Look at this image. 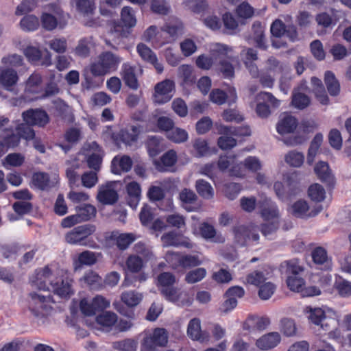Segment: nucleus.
Returning a JSON list of instances; mask_svg holds the SVG:
<instances>
[{"label": "nucleus", "instance_id": "nucleus-59", "mask_svg": "<svg viewBox=\"0 0 351 351\" xmlns=\"http://www.w3.org/2000/svg\"><path fill=\"white\" fill-rule=\"evenodd\" d=\"M92 42L90 38L81 39L75 47V53L80 57H87L90 53Z\"/></svg>", "mask_w": 351, "mask_h": 351}, {"label": "nucleus", "instance_id": "nucleus-48", "mask_svg": "<svg viewBox=\"0 0 351 351\" xmlns=\"http://www.w3.org/2000/svg\"><path fill=\"white\" fill-rule=\"evenodd\" d=\"M167 137L176 143H182L187 141L188 133L180 128H173L167 133Z\"/></svg>", "mask_w": 351, "mask_h": 351}, {"label": "nucleus", "instance_id": "nucleus-57", "mask_svg": "<svg viewBox=\"0 0 351 351\" xmlns=\"http://www.w3.org/2000/svg\"><path fill=\"white\" fill-rule=\"evenodd\" d=\"M23 53L28 61L33 64H38L42 57L41 51L33 46H28L24 49Z\"/></svg>", "mask_w": 351, "mask_h": 351}, {"label": "nucleus", "instance_id": "nucleus-64", "mask_svg": "<svg viewBox=\"0 0 351 351\" xmlns=\"http://www.w3.org/2000/svg\"><path fill=\"white\" fill-rule=\"evenodd\" d=\"M310 104L309 97L301 93H294L292 97V104L298 109H304Z\"/></svg>", "mask_w": 351, "mask_h": 351}, {"label": "nucleus", "instance_id": "nucleus-34", "mask_svg": "<svg viewBox=\"0 0 351 351\" xmlns=\"http://www.w3.org/2000/svg\"><path fill=\"white\" fill-rule=\"evenodd\" d=\"M178 75L187 85L193 84L195 82V75L193 68L189 64H182L178 69Z\"/></svg>", "mask_w": 351, "mask_h": 351}, {"label": "nucleus", "instance_id": "nucleus-13", "mask_svg": "<svg viewBox=\"0 0 351 351\" xmlns=\"http://www.w3.org/2000/svg\"><path fill=\"white\" fill-rule=\"evenodd\" d=\"M161 241L162 242L163 246L165 247L182 246L188 249H191L195 246V244L190 240L189 238L186 237L182 234H177L173 231L164 234L161 237Z\"/></svg>", "mask_w": 351, "mask_h": 351}, {"label": "nucleus", "instance_id": "nucleus-36", "mask_svg": "<svg viewBox=\"0 0 351 351\" xmlns=\"http://www.w3.org/2000/svg\"><path fill=\"white\" fill-rule=\"evenodd\" d=\"M96 208L91 204H83L76 207V215L80 221H86L95 217Z\"/></svg>", "mask_w": 351, "mask_h": 351}, {"label": "nucleus", "instance_id": "nucleus-4", "mask_svg": "<svg viewBox=\"0 0 351 351\" xmlns=\"http://www.w3.org/2000/svg\"><path fill=\"white\" fill-rule=\"evenodd\" d=\"M168 342V333L162 328H156L153 332L143 338L141 351H157V347H164Z\"/></svg>", "mask_w": 351, "mask_h": 351}, {"label": "nucleus", "instance_id": "nucleus-61", "mask_svg": "<svg viewBox=\"0 0 351 351\" xmlns=\"http://www.w3.org/2000/svg\"><path fill=\"white\" fill-rule=\"evenodd\" d=\"M180 47L182 53L186 57L191 56L197 49L195 43L191 38H185L180 43Z\"/></svg>", "mask_w": 351, "mask_h": 351}, {"label": "nucleus", "instance_id": "nucleus-39", "mask_svg": "<svg viewBox=\"0 0 351 351\" xmlns=\"http://www.w3.org/2000/svg\"><path fill=\"white\" fill-rule=\"evenodd\" d=\"M195 189L202 197L210 199L214 197V189L210 183L203 179L197 180L195 182Z\"/></svg>", "mask_w": 351, "mask_h": 351}, {"label": "nucleus", "instance_id": "nucleus-21", "mask_svg": "<svg viewBox=\"0 0 351 351\" xmlns=\"http://www.w3.org/2000/svg\"><path fill=\"white\" fill-rule=\"evenodd\" d=\"M121 75L125 85L129 88L136 90L138 82L135 73V68L129 63H124L121 67Z\"/></svg>", "mask_w": 351, "mask_h": 351}, {"label": "nucleus", "instance_id": "nucleus-27", "mask_svg": "<svg viewBox=\"0 0 351 351\" xmlns=\"http://www.w3.org/2000/svg\"><path fill=\"white\" fill-rule=\"evenodd\" d=\"M132 166V159L128 156H116L112 161L111 170L114 174L129 171Z\"/></svg>", "mask_w": 351, "mask_h": 351}, {"label": "nucleus", "instance_id": "nucleus-30", "mask_svg": "<svg viewBox=\"0 0 351 351\" xmlns=\"http://www.w3.org/2000/svg\"><path fill=\"white\" fill-rule=\"evenodd\" d=\"M177 161L176 152L171 149L165 153L161 158L160 163L157 165V169L160 171H169L172 168Z\"/></svg>", "mask_w": 351, "mask_h": 351}, {"label": "nucleus", "instance_id": "nucleus-44", "mask_svg": "<svg viewBox=\"0 0 351 351\" xmlns=\"http://www.w3.org/2000/svg\"><path fill=\"white\" fill-rule=\"evenodd\" d=\"M280 221H264L260 226L262 234L268 239H272L280 227Z\"/></svg>", "mask_w": 351, "mask_h": 351}, {"label": "nucleus", "instance_id": "nucleus-53", "mask_svg": "<svg viewBox=\"0 0 351 351\" xmlns=\"http://www.w3.org/2000/svg\"><path fill=\"white\" fill-rule=\"evenodd\" d=\"M126 265L130 271L137 273L143 267V260L139 256L131 255L127 258Z\"/></svg>", "mask_w": 351, "mask_h": 351}, {"label": "nucleus", "instance_id": "nucleus-29", "mask_svg": "<svg viewBox=\"0 0 351 351\" xmlns=\"http://www.w3.org/2000/svg\"><path fill=\"white\" fill-rule=\"evenodd\" d=\"M199 232L201 236L207 241H211L216 243H223L225 239L221 234H217L213 226L204 222L200 224Z\"/></svg>", "mask_w": 351, "mask_h": 351}, {"label": "nucleus", "instance_id": "nucleus-55", "mask_svg": "<svg viewBox=\"0 0 351 351\" xmlns=\"http://www.w3.org/2000/svg\"><path fill=\"white\" fill-rule=\"evenodd\" d=\"M1 63L7 67H19L23 64V58L16 53L9 54L1 58Z\"/></svg>", "mask_w": 351, "mask_h": 351}, {"label": "nucleus", "instance_id": "nucleus-2", "mask_svg": "<svg viewBox=\"0 0 351 351\" xmlns=\"http://www.w3.org/2000/svg\"><path fill=\"white\" fill-rule=\"evenodd\" d=\"M29 296V309L33 314V322L38 326L47 324L49 322V316L53 312L50 304L51 297L38 293H31Z\"/></svg>", "mask_w": 351, "mask_h": 351}, {"label": "nucleus", "instance_id": "nucleus-11", "mask_svg": "<svg viewBox=\"0 0 351 351\" xmlns=\"http://www.w3.org/2000/svg\"><path fill=\"white\" fill-rule=\"evenodd\" d=\"M323 209L322 206L317 205L310 209L306 200L300 199L294 202L291 206V214L296 217L307 219L317 215Z\"/></svg>", "mask_w": 351, "mask_h": 351}, {"label": "nucleus", "instance_id": "nucleus-22", "mask_svg": "<svg viewBox=\"0 0 351 351\" xmlns=\"http://www.w3.org/2000/svg\"><path fill=\"white\" fill-rule=\"evenodd\" d=\"M279 271L288 278L289 276L300 275L304 271V268L300 265L298 259H291L281 263Z\"/></svg>", "mask_w": 351, "mask_h": 351}, {"label": "nucleus", "instance_id": "nucleus-31", "mask_svg": "<svg viewBox=\"0 0 351 351\" xmlns=\"http://www.w3.org/2000/svg\"><path fill=\"white\" fill-rule=\"evenodd\" d=\"M55 107L61 117L66 122L72 123L75 121L73 110L71 106L67 105L61 99L55 101Z\"/></svg>", "mask_w": 351, "mask_h": 351}, {"label": "nucleus", "instance_id": "nucleus-3", "mask_svg": "<svg viewBox=\"0 0 351 351\" xmlns=\"http://www.w3.org/2000/svg\"><path fill=\"white\" fill-rule=\"evenodd\" d=\"M122 59L120 56L110 51L101 53L97 60L90 66V71L94 76H102L107 73L115 71Z\"/></svg>", "mask_w": 351, "mask_h": 351}, {"label": "nucleus", "instance_id": "nucleus-50", "mask_svg": "<svg viewBox=\"0 0 351 351\" xmlns=\"http://www.w3.org/2000/svg\"><path fill=\"white\" fill-rule=\"evenodd\" d=\"M136 239V237L133 233H121L116 237V243L119 250H124Z\"/></svg>", "mask_w": 351, "mask_h": 351}, {"label": "nucleus", "instance_id": "nucleus-32", "mask_svg": "<svg viewBox=\"0 0 351 351\" xmlns=\"http://www.w3.org/2000/svg\"><path fill=\"white\" fill-rule=\"evenodd\" d=\"M99 254L86 250L79 254L76 260L74 261L75 268L82 265H93L97 261Z\"/></svg>", "mask_w": 351, "mask_h": 351}, {"label": "nucleus", "instance_id": "nucleus-24", "mask_svg": "<svg viewBox=\"0 0 351 351\" xmlns=\"http://www.w3.org/2000/svg\"><path fill=\"white\" fill-rule=\"evenodd\" d=\"M314 171L318 178L326 184L331 186L335 183V178L327 162L320 161L316 164Z\"/></svg>", "mask_w": 351, "mask_h": 351}, {"label": "nucleus", "instance_id": "nucleus-41", "mask_svg": "<svg viewBox=\"0 0 351 351\" xmlns=\"http://www.w3.org/2000/svg\"><path fill=\"white\" fill-rule=\"evenodd\" d=\"M121 20L125 27H134L137 22L134 9L130 6L123 7L121 11Z\"/></svg>", "mask_w": 351, "mask_h": 351}, {"label": "nucleus", "instance_id": "nucleus-35", "mask_svg": "<svg viewBox=\"0 0 351 351\" xmlns=\"http://www.w3.org/2000/svg\"><path fill=\"white\" fill-rule=\"evenodd\" d=\"M96 322L103 330H108L117 322V316L114 313L105 311L96 317Z\"/></svg>", "mask_w": 351, "mask_h": 351}, {"label": "nucleus", "instance_id": "nucleus-54", "mask_svg": "<svg viewBox=\"0 0 351 351\" xmlns=\"http://www.w3.org/2000/svg\"><path fill=\"white\" fill-rule=\"evenodd\" d=\"M136 50L141 58L144 61L149 63L152 61H156V55L144 43H139L136 47Z\"/></svg>", "mask_w": 351, "mask_h": 351}, {"label": "nucleus", "instance_id": "nucleus-26", "mask_svg": "<svg viewBox=\"0 0 351 351\" xmlns=\"http://www.w3.org/2000/svg\"><path fill=\"white\" fill-rule=\"evenodd\" d=\"M298 125L296 119L289 114H284L276 125L277 132L280 134H285L293 132Z\"/></svg>", "mask_w": 351, "mask_h": 351}, {"label": "nucleus", "instance_id": "nucleus-42", "mask_svg": "<svg viewBox=\"0 0 351 351\" xmlns=\"http://www.w3.org/2000/svg\"><path fill=\"white\" fill-rule=\"evenodd\" d=\"M254 40L256 43V46L263 50L267 49L265 42L263 28L258 22H255L252 25Z\"/></svg>", "mask_w": 351, "mask_h": 351}, {"label": "nucleus", "instance_id": "nucleus-5", "mask_svg": "<svg viewBox=\"0 0 351 351\" xmlns=\"http://www.w3.org/2000/svg\"><path fill=\"white\" fill-rule=\"evenodd\" d=\"M93 225L85 224L74 228L65 234V241L71 245H87L86 239L95 232Z\"/></svg>", "mask_w": 351, "mask_h": 351}, {"label": "nucleus", "instance_id": "nucleus-63", "mask_svg": "<svg viewBox=\"0 0 351 351\" xmlns=\"http://www.w3.org/2000/svg\"><path fill=\"white\" fill-rule=\"evenodd\" d=\"M193 146L195 150L196 157H203L206 156L209 152V148L207 142L202 138H197L193 141Z\"/></svg>", "mask_w": 351, "mask_h": 351}, {"label": "nucleus", "instance_id": "nucleus-20", "mask_svg": "<svg viewBox=\"0 0 351 351\" xmlns=\"http://www.w3.org/2000/svg\"><path fill=\"white\" fill-rule=\"evenodd\" d=\"M281 337L278 332H271L263 335L256 341V347L261 350H268L277 346Z\"/></svg>", "mask_w": 351, "mask_h": 351}, {"label": "nucleus", "instance_id": "nucleus-19", "mask_svg": "<svg viewBox=\"0 0 351 351\" xmlns=\"http://www.w3.org/2000/svg\"><path fill=\"white\" fill-rule=\"evenodd\" d=\"M88 146L90 149L93 150V152L89 153L86 157L88 167L95 171H98L102 162V151L99 145L95 141L90 143Z\"/></svg>", "mask_w": 351, "mask_h": 351}, {"label": "nucleus", "instance_id": "nucleus-14", "mask_svg": "<svg viewBox=\"0 0 351 351\" xmlns=\"http://www.w3.org/2000/svg\"><path fill=\"white\" fill-rule=\"evenodd\" d=\"M23 121L30 125L43 127L49 123V118L47 112L39 109H29L23 112Z\"/></svg>", "mask_w": 351, "mask_h": 351}, {"label": "nucleus", "instance_id": "nucleus-56", "mask_svg": "<svg viewBox=\"0 0 351 351\" xmlns=\"http://www.w3.org/2000/svg\"><path fill=\"white\" fill-rule=\"evenodd\" d=\"M304 160V156L302 153L295 152V151H291L289 152L286 156H285V161L290 165L292 167H300Z\"/></svg>", "mask_w": 351, "mask_h": 351}, {"label": "nucleus", "instance_id": "nucleus-46", "mask_svg": "<svg viewBox=\"0 0 351 351\" xmlns=\"http://www.w3.org/2000/svg\"><path fill=\"white\" fill-rule=\"evenodd\" d=\"M142 298V294L135 291H125L121 296V301L131 307L138 305Z\"/></svg>", "mask_w": 351, "mask_h": 351}, {"label": "nucleus", "instance_id": "nucleus-33", "mask_svg": "<svg viewBox=\"0 0 351 351\" xmlns=\"http://www.w3.org/2000/svg\"><path fill=\"white\" fill-rule=\"evenodd\" d=\"M42 90V77L38 73L32 74L26 81L25 90L26 93L37 94Z\"/></svg>", "mask_w": 351, "mask_h": 351}, {"label": "nucleus", "instance_id": "nucleus-1", "mask_svg": "<svg viewBox=\"0 0 351 351\" xmlns=\"http://www.w3.org/2000/svg\"><path fill=\"white\" fill-rule=\"evenodd\" d=\"M72 282L65 271L47 265L38 273L34 283L39 290H47L62 298H67L73 294Z\"/></svg>", "mask_w": 351, "mask_h": 351}, {"label": "nucleus", "instance_id": "nucleus-51", "mask_svg": "<svg viewBox=\"0 0 351 351\" xmlns=\"http://www.w3.org/2000/svg\"><path fill=\"white\" fill-rule=\"evenodd\" d=\"M137 342L132 339L117 341L112 343L114 349L119 351H136Z\"/></svg>", "mask_w": 351, "mask_h": 351}, {"label": "nucleus", "instance_id": "nucleus-52", "mask_svg": "<svg viewBox=\"0 0 351 351\" xmlns=\"http://www.w3.org/2000/svg\"><path fill=\"white\" fill-rule=\"evenodd\" d=\"M206 276V269L199 267L189 271L185 276V281L189 284H194L201 281Z\"/></svg>", "mask_w": 351, "mask_h": 351}, {"label": "nucleus", "instance_id": "nucleus-40", "mask_svg": "<svg viewBox=\"0 0 351 351\" xmlns=\"http://www.w3.org/2000/svg\"><path fill=\"white\" fill-rule=\"evenodd\" d=\"M77 10L84 16L93 15L96 9V0H73Z\"/></svg>", "mask_w": 351, "mask_h": 351}, {"label": "nucleus", "instance_id": "nucleus-37", "mask_svg": "<svg viewBox=\"0 0 351 351\" xmlns=\"http://www.w3.org/2000/svg\"><path fill=\"white\" fill-rule=\"evenodd\" d=\"M322 142L323 135L320 133L317 134L311 141L307 154L308 164L312 165L314 162Z\"/></svg>", "mask_w": 351, "mask_h": 351}, {"label": "nucleus", "instance_id": "nucleus-8", "mask_svg": "<svg viewBox=\"0 0 351 351\" xmlns=\"http://www.w3.org/2000/svg\"><path fill=\"white\" fill-rule=\"evenodd\" d=\"M287 285L290 290L296 292H301L302 296H315L321 293L319 289L316 287H308L305 288L304 280L300 275L289 276L287 278Z\"/></svg>", "mask_w": 351, "mask_h": 351}, {"label": "nucleus", "instance_id": "nucleus-45", "mask_svg": "<svg viewBox=\"0 0 351 351\" xmlns=\"http://www.w3.org/2000/svg\"><path fill=\"white\" fill-rule=\"evenodd\" d=\"M39 25L38 19L32 14L25 16L19 23L21 29L25 32L35 31L38 28Z\"/></svg>", "mask_w": 351, "mask_h": 351}, {"label": "nucleus", "instance_id": "nucleus-43", "mask_svg": "<svg viewBox=\"0 0 351 351\" xmlns=\"http://www.w3.org/2000/svg\"><path fill=\"white\" fill-rule=\"evenodd\" d=\"M324 81L330 95L332 96L337 95L340 91V85L334 73L331 71H326Z\"/></svg>", "mask_w": 351, "mask_h": 351}, {"label": "nucleus", "instance_id": "nucleus-6", "mask_svg": "<svg viewBox=\"0 0 351 351\" xmlns=\"http://www.w3.org/2000/svg\"><path fill=\"white\" fill-rule=\"evenodd\" d=\"M258 230V228L254 225L248 227L239 226L234 228V243L238 246H244L250 239L258 242L260 239Z\"/></svg>", "mask_w": 351, "mask_h": 351}, {"label": "nucleus", "instance_id": "nucleus-7", "mask_svg": "<svg viewBox=\"0 0 351 351\" xmlns=\"http://www.w3.org/2000/svg\"><path fill=\"white\" fill-rule=\"evenodd\" d=\"M256 99L257 101L256 112L261 118H267L271 114L269 106L276 108L280 105V100L267 92L258 94Z\"/></svg>", "mask_w": 351, "mask_h": 351}, {"label": "nucleus", "instance_id": "nucleus-9", "mask_svg": "<svg viewBox=\"0 0 351 351\" xmlns=\"http://www.w3.org/2000/svg\"><path fill=\"white\" fill-rule=\"evenodd\" d=\"M174 88V82L169 79L156 84L154 88V101L159 104L168 102L173 96Z\"/></svg>", "mask_w": 351, "mask_h": 351}, {"label": "nucleus", "instance_id": "nucleus-18", "mask_svg": "<svg viewBox=\"0 0 351 351\" xmlns=\"http://www.w3.org/2000/svg\"><path fill=\"white\" fill-rule=\"evenodd\" d=\"M97 198L103 204L112 205L118 201L119 195L114 184L110 183L99 187Z\"/></svg>", "mask_w": 351, "mask_h": 351}, {"label": "nucleus", "instance_id": "nucleus-62", "mask_svg": "<svg viewBox=\"0 0 351 351\" xmlns=\"http://www.w3.org/2000/svg\"><path fill=\"white\" fill-rule=\"evenodd\" d=\"M36 6L35 0H23L17 7L15 14L21 16L32 12Z\"/></svg>", "mask_w": 351, "mask_h": 351}, {"label": "nucleus", "instance_id": "nucleus-12", "mask_svg": "<svg viewBox=\"0 0 351 351\" xmlns=\"http://www.w3.org/2000/svg\"><path fill=\"white\" fill-rule=\"evenodd\" d=\"M260 214L264 221H280V214L277 205L271 199L265 197L258 203Z\"/></svg>", "mask_w": 351, "mask_h": 351}, {"label": "nucleus", "instance_id": "nucleus-25", "mask_svg": "<svg viewBox=\"0 0 351 351\" xmlns=\"http://www.w3.org/2000/svg\"><path fill=\"white\" fill-rule=\"evenodd\" d=\"M198 197L195 193L187 188L183 189L179 193V199L181 202L182 206L189 212L194 211L196 207L193 204L196 202Z\"/></svg>", "mask_w": 351, "mask_h": 351}, {"label": "nucleus", "instance_id": "nucleus-16", "mask_svg": "<svg viewBox=\"0 0 351 351\" xmlns=\"http://www.w3.org/2000/svg\"><path fill=\"white\" fill-rule=\"evenodd\" d=\"M58 178H50L47 173L36 172L32 175V183L33 186L41 191H48L55 187L58 184Z\"/></svg>", "mask_w": 351, "mask_h": 351}, {"label": "nucleus", "instance_id": "nucleus-60", "mask_svg": "<svg viewBox=\"0 0 351 351\" xmlns=\"http://www.w3.org/2000/svg\"><path fill=\"white\" fill-rule=\"evenodd\" d=\"M135 252L143 260L147 262L154 258V255L151 249L141 243H138L134 246Z\"/></svg>", "mask_w": 351, "mask_h": 351}, {"label": "nucleus", "instance_id": "nucleus-38", "mask_svg": "<svg viewBox=\"0 0 351 351\" xmlns=\"http://www.w3.org/2000/svg\"><path fill=\"white\" fill-rule=\"evenodd\" d=\"M285 69L286 65L285 64L271 56L265 61L263 70L276 76L282 73Z\"/></svg>", "mask_w": 351, "mask_h": 351}, {"label": "nucleus", "instance_id": "nucleus-15", "mask_svg": "<svg viewBox=\"0 0 351 351\" xmlns=\"http://www.w3.org/2000/svg\"><path fill=\"white\" fill-rule=\"evenodd\" d=\"M187 335L194 341L200 343L209 341L210 335L207 331L202 330L201 321L199 318H193L190 320L187 326Z\"/></svg>", "mask_w": 351, "mask_h": 351}, {"label": "nucleus", "instance_id": "nucleus-10", "mask_svg": "<svg viewBox=\"0 0 351 351\" xmlns=\"http://www.w3.org/2000/svg\"><path fill=\"white\" fill-rule=\"evenodd\" d=\"M306 312L308 314V321L312 324L318 326L324 331L330 329L331 322H334L332 319L328 318L324 311L321 308L306 307Z\"/></svg>", "mask_w": 351, "mask_h": 351}, {"label": "nucleus", "instance_id": "nucleus-47", "mask_svg": "<svg viewBox=\"0 0 351 351\" xmlns=\"http://www.w3.org/2000/svg\"><path fill=\"white\" fill-rule=\"evenodd\" d=\"M309 197L314 202H320L326 197V191L324 187L317 183L311 185L308 190Z\"/></svg>", "mask_w": 351, "mask_h": 351}, {"label": "nucleus", "instance_id": "nucleus-49", "mask_svg": "<svg viewBox=\"0 0 351 351\" xmlns=\"http://www.w3.org/2000/svg\"><path fill=\"white\" fill-rule=\"evenodd\" d=\"M280 331L287 337L295 336L297 333V327L293 319L283 318L280 321Z\"/></svg>", "mask_w": 351, "mask_h": 351}, {"label": "nucleus", "instance_id": "nucleus-28", "mask_svg": "<svg viewBox=\"0 0 351 351\" xmlns=\"http://www.w3.org/2000/svg\"><path fill=\"white\" fill-rule=\"evenodd\" d=\"M162 31L169 36L170 41H175L184 34V25L180 20L175 19L164 25Z\"/></svg>", "mask_w": 351, "mask_h": 351}, {"label": "nucleus", "instance_id": "nucleus-58", "mask_svg": "<svg viewBox=\"0 0 351 351\" xmlns=\"http://www.w3.org/2000/svg\"><path fill=\"white\" fill-rule=\"evenodd\" d=\"M219 132L221 134H230L235 136H250L251 131L247 126L239 128L223 126L221 127Z\"/></svg>", "mask_w": 351, "mask_h": 351}, {"label": "nucleus", "instance_id": "nucleus-17", "mask_svg": "<svg viewBox=\"0 0 351 351\" xmlns=\"http://www.w3.org/2000/svg\"><path fill=\"white\" fill-rule=\"evenodd\" d=\"M19 81L17 72L12 68L0 66V84L7 90L13 91Z\"/></svg>", "mask_w": 351, "mask_h": 351}, {"label": "nucleus", "instance_id": "nucleus-23", "mask_svg": "<svg viewBox=\"0 0 351 351\" xmlns=\"http://www.w3.org/2000/svg\"><path fill=\"white\" fill-rule=\"evenodd\" d=\"M311 256L315 264L323 266V268L329 270L332 267V260L328 256L327 251L322 247H317L313 250Z\"/></svg>", "mask_w": 351, "mask_h": 351}]
</instances>
